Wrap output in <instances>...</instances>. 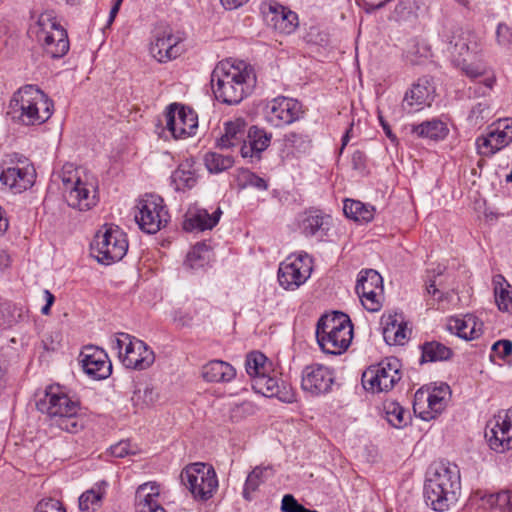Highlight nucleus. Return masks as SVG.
I'll use <instances>...</instances> for the list:
<instances>
[{
  "label": "nucleus",
  "mask_w": 512,
  "mask_h": 512,
  "mask_svg": "<svg viewBox=\"0 0 512 512\" xmlns=\"http://www.w3.org/2000/svg\"><path fill=\"white\" fill-rule=\"evenodd\" d=\"M355 290L357 295L374 291L383 292V279L376 270H362L359 273Z\"/></svg>",
  "instance_id": "nucleus-36"
},
{
  "label": "nucleus",
  "mask_w": 512,
  "mask_h": 512,
  "mask_svg": "<svg viewBox=\"0 0 512 512\" xmlns=\"http://www.w3.org/2000/svg\"><path fill=\"white\" fill-rule=\"evenodd\" d=\"M60 178L63 185V196L70 207L85 211L96 204L95 195H92L90 190L92 185L82 181L79 171L73 164L63 166Z\"/></svg>",
  "instance_id": "nucleus-8"
},
{
  "label": "nucleus",
  "mask_w": 512,
  "mask_h": 512,
  "mask_svg": "<svg viewBox=\"0 0 512 512\" xmlns=\"http://www.w3.org/2000/svg\"><path fill=\"white\" fill-rule=\"evenodd\" d=\"M212 251L211 241L197 242L192 249V253L188 252L186 256H201L202 253Z\"/></svg>",
  "instance_id": "nucleus-61"
},
{
  "label": "nucleus",
  "mask_w": 512,
  "mask_h": 512,
  "mask_svg": "<svg viewBox=\"0 0 512 512\" xmlns=\"http://www.w3.org/2000/svg\"><path fill=\"white\" fill-rule=\"evenodd\" d=\"M245 368L248 375L255 379V377L269 371L270 363H268V359L263 353L253 351L246 357Z\"/></svg>",
  "instance_id": "nucleus-42"
},
{
  "label": "nucleus",
  "mask_w": 512,
  "mask_h": 512,
  "mask_svg": "<svg viewBox=\"0 0 512 512\" xmlns=\"http://www.w3.org/2000/svg\"><path fill=\"white\" fill-rule=\"evenodd\" d=\"M494 140V151H499L512 141V130L502 132L499 128L489 133Z\"/></svg>",
  "instance_id": "nucleus-53"
},
{
  "label": "nucleus",
  "mask_w": 512,
  "mask_h": 512,
  "mask_svg": "<svg viewBox=\"0 0 512 512\" xmlns=\"http://www.w3.org/2000/svg\"><path fill=\"white\" fill-rule=\"evenodd\" d=\"M243 173L245 175V179L248 184H250L258 189H261V190L267 189V183L263 178L257 176L256 174H254L248 170H245Z\"/></svg>",
  "instance_id": "nucleus-60"
},
{
  "label": "nucleus",
  "mask_w": 512,
  "mask_h": 512,
  "mask_svg": "<svg viewBox=\"0 0 512 512\" xmlns=\"http://www.w3.org/2000/svg\"><path fill=\"white\" fill-rule=\"evenodd\" d=\"M181 481L194 499L207 501L218 488V478L213 466L196 462L187 465L181 472Z\"/></svg>",
  "instance_id": "nucleus-7"
},
{
  "label": "nucleus",
  "mask_w": 512,
  "mask_h": 512,
  "mask_svg": "<svg viewBox=\"0 0 512 512\" xmlns=\"http://www.w3.org/2000/svg\"><path fill=\"white\" fill-rule=\"evenodd\" d=\"M426 293L431 295L434 300L441 302L443 301L444 294L436 287L435 281H431L426 286Z\"/></svg>",
  "instance_id": "nucleus-64"
},
{
  "label": "nucleus",
  "mask_w": 512,
  "mask_h": 512,
  "mask_svg": "<svg viewBox=\"0 0 512 512\" xmlns=\"http://www.w3.org/2000/svg\"><path fill=\"white\" fill-rule=\"evenodd\" d=\"M272 472L270 466H256L247 476L243 487V498L247 501L252 500V493L258 490L267 478V473Z\"/></svg>",
  "instance_id": "nucleus-39"
},
{
  "label": "nucleus",
  "mask_w": 512,
  "mask_h": 512,
  "mask_svg": "<svg viewBox=\"0 0 512 512\" xmlns=\"http://www.w3.org/2000/svg\"><path fill=\"white\" fill-rule=\"evenodd\" d=\"M107 483L102 481L96 483L91 489L83 492L79 497V509L82 512H91L97 510L106 493Z\"/></svg>",
  "instance_id": "nucleus-35"
},
{
  "label": "nucleus",
  "mask_w": 512,
  "mask_h": 512,
  "mask_svg": "<svg viewBox=\"0 0 512 512\" xmlns=\"http://www.w3.org/2000/svg\"><path fill=\"white\" fill-rule=\"evenodd\" d=\"M374 207L358 200L346 199L343 212L347 218L358 222H370L374 218Z\"/></svg>",
  "instance_id": "nucleus-38"
},
{
  "label": "nucleus",
  "mask_w": 512,
  "mask_h": 512,
  "mask_svg": "<svg viewBox=\"0 0 512 512\" xmlns=\"http://www.w3.org/2000/svg\"><path fill=\"white\" fill-rule=\"evenodd\" d=\"M30 32L36 35L45 53L51 58H62L70 48L67 31L59 24L52 10L43 12Z\"/></svg>",
  "instance_id": "nucleus-6"
},
{
  "label": "nucleus",
  "mask_w": 512,
  "mask_h": 512,
  "mask_svg": "<svg viewBox=\"0 0 512 512\" xmlns=\"http://www.w3.org/2000/svg\"><path fill=\"white\" fill-rule=\"evenodd\" d=\"M312 258H294L283 261L278 269V282L285 290H295L310 277Z\"/></svg>",
  "instance_id": "nucleus-20"
},
{
  "label": "nucleus",
  "mask_w": 512,
  "mask_h": 512,
  "mask_svg": "<svg viewBox=\"0 0 512 512\" xmlns=\"http://www.w3.org/2000/svg\"><path fill=\"white\" fill-rule=\"evenodd\" d=\"M352 168L358 171L360 174H364L367 171V156L363 151L356 150L351 156Z\"/></svg>",
  "instance_id": "nucleus-58"
},
{
  "label": "nucleus",
  "mask_w": 512,
  "mask_h": 512,
  "mask_svg": "<svg viewBox=\"0 0 512 512\" xmlns=\"http://www.w3.org/2000/svg\"><path fill=\"white\" fill-rule=\"evenodd\" d=\"M384 413L388 423L395 428L407 426L411 419L410 412L394 401L384 404Z\"/></svg>",
  "instance_id": "nucleus-40"
},
{
  "label": "nucleus",
  "mask_w": 512,
  "mask_h": 512,
  "mask_svg": "<svg viewBox=\"0 0 512 512\" xmlns=\"http://www.w3.org/2000/svg\"><path fill=\"white\" fill-rule=\"evenodd\" d=\"M333 383L332 370L322 364L307 365L302 371L301 387L313 396L329 393Z\"/></svg>",
  "instance_id": "nucleus-19"
},
{
  "label": "nucleus",
  "mask_w": 512,
  "mask_h": 512,
  "mask_svg": "<svg viewBox=\"0 0 512 512\" xmlns=\"http://www.w3.org/2000/svg\"><path fill=\"white\" fill-rule=\"evenodd\" d=\"M34 512H66V510L58 500L48 499L40 501Z\"/></svg>",
  "instance_id": "nucleus-57"
},
{
  "label": "nucleus",
  "mask_w": 512,
  "mask_h": 512,
  "mask_svg": "<svg viewBox=\"0 0 512 512\" xmlns=\"http://www.w3.org/2000/svg\"><path fill=\"white\" fill-rule=\"evenodd\" d=\"M62 341V334L55 330L44 334L42 339L43 349L47 352H55L59 349Z\"/></svg>",
  "instance_id": "nucleus-52"
},
{
  "label": "nucleus",
  "mask_w": 512,
  "mask_h": 512,
  "mask_svg": "<svg viewBox=\"0 0 512 512\" xmlns=\"http://www.w3.org/2000/svg\"><path fill=\"white\" fill-rule=\"evenodd\" d=\"M299 229L307 238L327 242L332 240L334 221L331 215L318 209H311L302 215Z\"/></svg>",
  "instance_id": "nucleus-16"
},
{
  "label": "nucleus",
  "mask_w": 512,
  "mask_h": 512,
  "mask_svg": "<svg viewBox=\"0 0 512 512\" xmlns=\"http://www.w3.org/2000/svg\"><path fill=\"white\" fill-rule=\"evenodd\" d=\"M315 333L322 351L337 355L346 351L350 346L353 338V325L347 314L334 311L319 318Z\"/></svg>",
  "instance_id": "nucleus-5"
},
{
  "label": "nucleus",
  "mask_w": 512,
  "mask_h": 512,
  "mask_svg": "<svg viewBox=\"0 0 512 512\" xmlns=\"http://www.w3.org/2000/svg\"><path fill=\"white\" fill-rule=\"evenodd\" d=\"M180 33H174L170 27L158 29L150 46L151 55L160 63L176 59L183 52Z\"/></svg>",
  "instance_id": "nucleus-18"
},
{
  "label": "nucleus",
  "mask_w": 512,
  "mask_h": 512,
  "mask_svg": "<svg viewBox=\"0 0 512 512\" xmlns=\"http://www.w3.org/2000/svg\"><path fill=\"white\" fill-rule=\"evenodd\" d=\"M410 131L411 134L419 138L439 141L443 140L447 136L449 129L446 123L434 118L431 120L423 121L420 124L411 125Z\"/></svg>",
  "instance_id": "nucleus-33"
},
{
  "label": "nucleus",
  "mask_w": 512,
  "mask_h": 512,
  "mask_svg": "<svg viewBox=\"0 0 512 512\" xmlns=\"http://www.w3.org/2000/svg\"><path fill=\"white\" fill-rule=\"evenodd\" d=\"M221 215L222 211L219 207L210 214L204 208L193 206L185 214L183 229L187 232L211 230L218 224Z\"/></svg>",
  "instance_id": "nucleus-27"
},
{
  "label": "nucleus",
  "mask_w": 512,
  "mask_h": 512,
  "mask_svg": "<svg viewBox=\"0 0 512 512\" xmlns=\"http://www.w3.org/2000/svg\"><path fill=\"white\" fill-rule=\"evenodd\" d=\"M271 138V133L257 126H251L247 130L246 140L240 148L241 156L250 158L252 163L260 161L261 154L269 147Z\"/></svg>",
  "instance_id": "nucleus-26"
},
{
  "label": "nucleus",
  "mask_w": 512,
  "mask_h": 512,
  "mask_svg": "<svg viewBox=\"0 0 512 512\" xmlns=\"http://www.w3.org/2000/svg\"><path fill=\"white\" fill-rule=\"evenodd\" d=\"M137 209L135 220L140 229L148 234L157 233L168 222V211L158 195L146 194L139 199Z\"/></svg>",
  "instance_id": "nucleus-10"
},
{
  "label": "nucleus",
  "mask_w": 512,
  "mask_h": 512,
  "mask_svg": "<svg viewBox=\"0 0 512 512\" xmlns=\"http://www.w3.org/2000/svg\"><path fill=\"white\" fill-rule=\"evenodd\" d=\"M466 76L470 78H477L485 74V66L479 63H467L466 58L457 59L454 62Z\"/></svg>",
  "instance_id": "nucleus-51"
},
{
  "label": "nucleus",
  "mask_w": 512,
  "mask_h": 512,
  "mask_svg": "<svg viewBox=\"0 0 512 512\" xmlns=\"http://www.w3.org/2000/svg\"><path fill=\"white\" fill-rule=\"evenodd\" d=\"M306 507L300 504L292 494H286L281 501L282 512H304Z\"/></svg>",
  "instance_id": "nucleus-55"
},
{
  "label": "nucleus",
  "mask_w": 512,
  "mask_h": 512,
  "mask_svg": "<svg viewBox=\"0 0 512 512\" xmlns=\"http://www.w3.org/2000/svg\"><path fill=\"white\" fill-rule=\"evenodd\" d=\"M303 114L302 104L298 100L284 96L272 99L265 107V119L274 127L289 125Z\"/></svg>",
  "instance_id": "nucleus-12"
},
{
  "label": "nucleus",
  "mask_w": 512,
  "mask_h": 512,
  "mask_svg": "<svg viewBox=\"0 0 512 512\" xmlns=\"http://www.w3.org/2000/svg\"><path fill=\"white\" fill-rule=\"evenodd\" d=\"M37 409L47 415L51 427L72 434L84 427L83 418L79 414L80 401L69 396L59 385L46 388L44 397L37 402Z\"/></svg>",
  "instance_id": "nucleus-3"
},
{
  "label": "nucleus",
  "mask_w": 512,
  "mask_h": 512,
  "mask_svg": "<svg viewBox=\"0 0 512 512\" xmlns=\"http://www.w3.org/2000/svg\"><path fill=\"white\" fill-rule=\"evenodd\" d=\"M159 487L155 483H144L136 490V512H166L158 502Z\"/></svg>",
  "instance_id": "nucleus-29"
},
{
  "label": "nucleus",
  "mask_w": 512,
  "mask_h": 512,
  "mask_svg": "<svg viewBox=\"0 0 512 512\" xmlns=\"http://www.w3.org/2000/svg\"><path fill=\"white\" fill-rule=\"evenodd\" d=\"M126 234L119 229H106L98 231L90 243V256L97 252L102 256H126L128 251Z\"/></svg>",
  "instance_id": "nucleus-17"
},
{
  "label": "nucleus",
  "mask_w": 512,
  "mask_h": 512,
  "mask_svg": "<svg viewBox=\"0 0 512 512\" xmlns=\"http://www.w3.org/2000/svg\"><path fill=\"white\" fill-rule=\"evenodd\" d=\"M264 15L268 26L281 34L293 33L299 24L298 15L295 12L276 2L268 5Z\"/></svg>",
  "instance_id": "nucleus-24"
},
{
  "label": "nucleus",
  "mask_w": 512,
  "mask_h": 512,
  "mask_svg": "<svg viewBox=\"0 0 512 512\" xmlns=\"http://www.w3.org/2000/svg\"><path fill=\"white\" fill-rule=\"evenodd\" d=\"M204 164L210 173H221L234 165L231 155H222L216 152H208L204 157Z\"/></svg>",
  "instance_id": "nucleus-43"
},
{
  "label": "nucleus",
  "mask_w": 512,
  "mask_h": 512,
  "mask_svg": "<svg viewBox=\"0 0 512 512\" xmlns=\"http://www.w3.org/2000/svg\"><path fill=\"white\" fill-rule=\"evenodd\" d=\"M363 307L369 312H378L382 308L383 292L376 291L358 294Z\"/></svg>",
  "instance_id": "nucleus-47"
},
{
  "label": "nucleus",
  "mask_w": 512,
  "mask_h": 512,
  "mask_svg": "<svg viewBox=\"0 0 512 512\" xmlns=\"http://www.w3.org/2000/svg\"><path fill=\"white\" fill-rule=\"evenodd\" d=\"M434 90L427 78H420L415 82L409 91L405 93L402 101V109L407 113H414L430 106Z\"/></svg>",
  "instance_id": "nucleus-25"
},
{
  "label": "nucleus",
  "mask_w": 512,
  "mask_h": 512,
  "mask_svg": "<svg viewBox=\"0 0 512 512\" xmlns=\"http://www.w3.org/2000/svg\"><path fill=\"white\" fill-rule=\"evenodd\" d=\"M206 258H186L184 266L187 269H191L192 272H196L199 268H203L205 265Z\"/></svg>",
  "instance_id": "nucleus-63"
},
{
  "label": "nucleus",
  "mask_w": 512,
  "mask_h": 512,
  "mask_svg": "<svg viewBox=\"0 0 512 512\" xmlns=\"http://www.w3.org/2000/svg\"><path fill=\"white\" fill-rule=\"evenodd\" d=\"M193 159H186L172 173L171 180L177 191L193 188L197 183V169Z\"/></svg>",
  "instance_id": "nucleus-31"
},
{
  "label": "nucleus",
  "mask_w": 512,
  "mask_h": 512,
  "mask_svg": "<svg viewBox=\"0 0 512 512\" xmlns=\"http://www.w3.org/2000/svg\"><path fill=\"white\" fill-rule=\"evenodd\" d=\"M111 455L117 458H123L130 454H135L136 451L132 449V445L128 440H122L110 447Z\"/></svg>",
  "instance_id": "nucleus-56"
},
{
  "label": "nucleus",
  "mask_w": 512,
  "mask_h": 512,
  "mask_svg": "<svg viewBox=\"0 0 512 512\" xmlns=\"http://www.w3.org/2000/svg\"><path fill=\"white\" fill-rule=\"evenodd\" d=\"M496 40L500 46L509 47L512 44V28L505 23H499L496 29Z\"/></svg>",
  "instance_id": "nucleus-54"
},
{
  "label": "nucleus",
  "mask_w": 512,
  "mask_h": 512,
  "mask_svg": "<svg viewBox=\"0 0 512 512\" xmlns=\"http://www.w3.org/2000/svg\"><path fill=\"white\" fill-rule=\"evenodd\" d=\"M53 102L37 86L28 84L13 93L7 110L10 119L25 126L41 125L53 113Z\"/></svg>",
  "instance_id": "nucleus-4"
},
{
  "label": "nucleus",
  "mask_w": 512,
  "mask_h": 512,
  "mask_svg": "<svg viewBox=\"0 0 512 512\" xmlns=\"http://www.w3.org/2000/svg\"><path fill=\"white\" fill-rule=\"evenodd\" d=\"M495 302L499 310L512 313V290L510 284L501 275L493 277Z\"/></svg>",
  "instance_id": "nucleus-37"
},
{
  "label": "nucleus",
  "mask_w": 512,
  "mask_h": 512,
  "mask_svg": "<svg viewBox=\"0 0 512 512\" xmlns=\"http://www.w3.org/2000/svg\"><path fill=\"white\" fill-rule=\"evenodd\" d=\"M440 37L447 44V51L453 57L454 62L457 59L464 58L470 51L474 50V47L471 46L472 35L458 26H444L440 32Z\"/></svg>",
  "instance_id": "nucleus-22"
},
{
  "label": "nucleus",
  "mask_w": 512,
  "mask_h": 512,
  "mask_svg": "<svg viewBox=\"0 0 512 512\" xmlns=\"http://www.w3.org/2000/svg\"><path fill=\"white\" fill-rule=\"evenodd\" d=\"M202 376L208 382H229L236 376V370L227 362L213 360L203 366Z\"/></svg>",
  "instance_id": "nucleus-34"
},
{
  "label": "nucleus",
  "mask_w": 512,
  "mask_h": 512,
  "mask_svg": "<svg viewBox=\"0 0 512 512\" xmlns=\"http://www.w3.org/2000/svg\"><path fill=\"white\" fill-rule=\"evenodd\" d=\"M135 338L136 337L124 332L118 333L111 338V347L117 352L120 361L123 358L124 351H127V348L130 347Z\"/></svg>",
  "instance_id": "nucleus-48"
},
{
  "label": "nucleus",
  "mask_w": 512,
  "mask_h": 512,
  "mask_svg": "<svg viewBox=\"0 0 512 512\" xmlns=\"http://www.w3.org/2000/svg\"><path fill=\"white\" fill-rule=\"evenodd\" d=\"M252 388L256 393L265 397H276L284 403H293L296 401V394L291 385L271 377L264 373L252 380Z\"/></svg>",
  "instance_id": "nucleus-21"
},
{
  "label": "nucleus",
  "mask_w": 512,
  "mask_h": 512,
  "mask_svg": "<svg viewBox=\"0 0 512 512\" xmlns=\"http://www.w3.org/2000/svg\"><path fill=\"white\" fill-rule=\"evenodd\" d=\"M135 406L143 407L144 405H150L156 400V393L152 387H145L144 390L138 388L134 391L131 398Z\"/></svg>",
  "instance_id": "nucleus-49"
},
{
  "label": "nucleus",
  "mask_w": 512,
  "mask_h": 512,
  "mask_svg": "<svg viewBox=\"0 0 512 512\" xmlns=\"http://www.w3.org/2000/svg\"><path fill=\"white\" fill-rule=\"evenodd\" d=\"M482 323L477 327L474 316L466 315L463 319L459 317H451L448 320L447 328L460 338L472 340L478 338L481 334Z\"/></svg>",
  "instance_id": "nucleus-32"
},
{
  "label": "nucleus",
  "mask_w": 512,
  "mask_h": 512,
  "mask_svg": "<svg viewBox=\"0 0 512 512\" xmlns=\"http://www.w3.org/2000/svg\"><path fill=\"white\" fill-rule=\"evenodd\" d=\"M449 389V386L443 383L432 390H418L414 398V412L425 421L436 418L445 408V396L449 394Z\"/></svg>",
  "instance_id": "nucleus-15"
},
{
  "label": "nucleus",
  "mask_w": 512,
  "mask_h": 512,
  "mask_svg": "<svg viewBox=\"0 0 512 512\" xmlns=\"http://www.w3.org/2000/svg\"><path fill=\"white\" fill-rule=\"evenodd\" d=\"M487 503L495 511L512 512V492L502 491L496 494H491L487 498Z\"/></svg>",
  "instance_id": "nucleus-44"
},
{
  "label": "nucleus",
  "mask_w": 512,
  "mask_h": 512,
  "mask_svg": "<svg viewBox=\"0 0 512 512\" xmlns=\"http://www.w3.org/2000/svg\"><path fill=\"white\" fill-rule=\"evenodd\" d=\"M155 361L154 352L147 346V344L135 338L133 343L124 351L122 364L126 368L135 370H145L149 368Z\"/></svg>",
  "instance_id": "nucleus-28"
},
{
  "label": "nucleus",
  "mask_w": 512,
  "mask_h": 512,
  "mask_svg": "<svg viewBox=\"0 0 512 512\" xmlns=\"http://www.w3.org/2000/svg\"><path fill=\"white\" fill-rule=\"evenodd\" d=\"M166 127L174 138L195 135L198 127L197 114L189 107L178 103L170 104L165 112Z\"/></svg>",
  "instance_id": "nucleus-13"
},
{
  "label": "nucleus",
  "mask_w": 512,
  "mask_h": 512,
  "mask_svg": "<svg viewBox=\"0 0 512 512\" xmlns=\"http://www.w3.org/2000/svg\"><path fill=\"white\" fill-rule=\"evenodd\" d=\"M460 492V469L455 463L440 460L429 466L424 483L427 505L439 512L448 510L457 502Z\"/></svg>",
  "instance_id": "nucleus-2"
},
{
  "label": "nucleus",
  "mask_w": 512,
  "mask_h": 512,
  "mask_svg": "<svg viewBox=\"0 0 512 512\" xmlns=\"http://www.w3.org/2000/svg\"><path fill=\"white\" fill-rule=\"evenodd\" d=\"M192 320L193 317L189 313L183 312L181 310L176 311L174 314V321L182 327L190 326Z\"/></svg>",
  "instance_id": "nucleus-62"
},
{
  "label": "nucleus",
  "mask_w": 512,
  "mask_h": 512,
  "mask_svg": "<svg viewBox=\"0 0 512 512\" xmlns=\"http://www.w3.org/2000/svg\"><path fill=\"white\" fill-rule=\"evenodd\" d=\"M8 158L11 164L16 165L3 169L0 174V182L15 193H21L31 188L36 176L33 165L19 153H12L8 155Z\"/></svg>",
  "instance_id": "nucleus-11"
},
{
  "label": "nucleus",
  "mask_w": 512,
  "mask_h": 512,
  "mask_svg": "<svg viewBox=\"0 0 512 512\" xmlns=\"http://www.w3.org/2000/svg\"><path fill=\"white\" fill-rule=\"evenodd\" d=\"M512 409L500 411L487 423L485 438L490 448L503 453L512 448Z\"/></svg>",
  "instance_id": "nucleus-14"
},
{
  "label": "nucleus",
  "mask_w": 512,
  "mask_h": 512,
  "mask_svg": "<svg viewBox=\"0 0 512 512\" xmlns=\"http://www.w3.org/2000/svg\"><path fill=\"white\" fill-rule=\"evenodd\" d=\"M247 124L244 119L236 118L225 123L224 134L220 137L217 145L221 149H230L242 146L246 140Z\"/></svg>",
  "instance_id": "nucleus-30"
},
{
  "label": "nucleus",
  "mask_w": 512,
  "mask_h": 512,
  "mask_svg": "<svg viewBox=\"0 0 512 512\" xmlns=\"http://www.w3.org/2000/svg\"><path fill=\"white\" fill-rule=\"evenodd\" d=\"M284 141L287 146L302 153L307 152L311 147V139L305 133L289 132L285 135Z\"/></svg>",
  "instance_id": "nucleus-46"
},
{
  "label": "nucleus",
  "mask_w": 512,
  "mask_h": 512,
  "mask_svg": "<svg viewBox=\"0 0 512 512\" xmlns=\"http://www.w3.org/2000/svg\"><path fill=\"white\" fill-rule=\"evenodd\" d=\"M215 98L227 105H237L249 96L256 85V74L244 61H220L211 73Z\"/></svg>",
  "instance_id": "nucleus-1"
},
{
  "label": "nucleus",
  "mask_w": 512,
  "mask_h": 512,
  "mask_svg": "<svg viewBox=\"0 0 512 512\" xmlns=\"http://www.w3.org/2000/svg\"><path fill=\"white\" fill-rule=\"evenodd\" d=\"M421 363L448 360L452 356V350L437 341L425 342L421 345Z\"/></svg>",
  "instance_id": "nucleus-41"
},
{
  "label": "nucleus",
  "mask_w": 512,
  "mask_h": 512,
  "mask_svg": "<svg viewBox=\"0 0 512 512\" xmlns=\"http://www.w3.org/2000/svg\"><path fill=\"white\" fill-rule=\"evenodd\" d=\"M512 354V341L507 339H502L496 341L491 348L490 358L492 361H495V357H498L500 360H506Z\"/></svg>",
  "instance_id": "nucleus-50"
},
{
  "label": "nucleus",
  "mask_w": 512,
  "mask_h": 512,
  "mask_svg": "<svg viewBox=\"0 0 512 512\" xmlns=\"http://www.w3.org/2000/svg\"><path fill=\"white\" fill-rule=\"evenodd\" d=\"M81 363L86 374L95 379H105L112 372V365L103 349L92 346L81 352Z\"/></svg>",
  "instance_id": "nucleus-23"
},
{
  "label": "nucleus",
  "mask_w": 512,
  "mask_h": 512,
  "mask_svg": "<svg viewBox=\"0 0 512 512\" xmlns=\"http://www.w3.org/2000/svg\"><path fill=\"white\" fill-rule=\"evenodd\" d=\"M383 337L389 345H403L408 339L407 327L403 322H400V326L395 329L393 327L383 328Z\"/></svg>",
  "instance_id": "nucleus-45"
},
{
  "label": "nucleus",
  "mask_w": 512,
  "mask_h": 512,
  "mask_svg": "<svg viewBox=\"0 0 512 512\" xmlns=\"http://www.w3.org/2000/svg\"><path fill=\"white\" fill-rule=\"evenodd\" d=\"M400 366L397 358H387L368 367L361 378L363 388L372 393L390 391L401 379Z\"/></svg>",
  "instance_id": "nucleus-9"
},
{
  "label": "nucleus",
  "mask_w": 512,
  "mask_h": 512,
  "mask_svg": "<svg viewBox=\"0 0 512 512\" xmlns=\"http://www.w3.org/2000/svg\"><path fill=\"white\" fill-rule=\"evenodd\" d=\"M476 144L479 149V153L485 156L493 155L497 151H494V140L491 135L488 134L486 137H481L476 140Z\"/></svg>",
  "instance_id": "nucleus-59"
}]
</instances>
